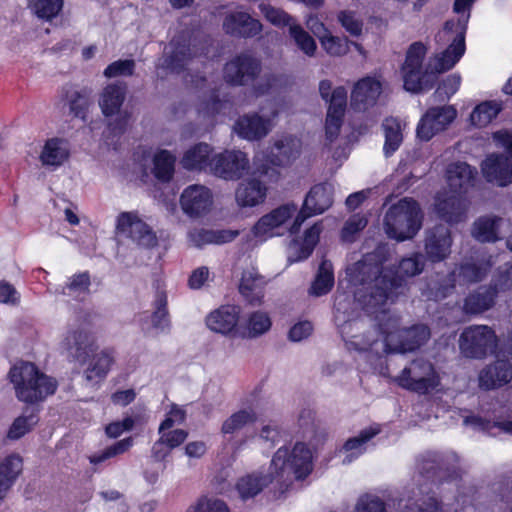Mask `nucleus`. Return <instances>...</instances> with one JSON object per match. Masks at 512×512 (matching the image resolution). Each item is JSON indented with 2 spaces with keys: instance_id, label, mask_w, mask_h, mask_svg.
<instances>
[{
  "instance_id": "nucleus-1",
  "label": "nucleus",
  "mask_w": 512,
  "mask_h": 512,
  "mask_svg": "<svg viewBox=\"0 0 512 512\" xmlns=\"http://www.w3.org/2000/svg\"><path fill=\"white\" fill-rule=\"evenodd\" d=\"M8 376L14 385L17 399L27 404L44 401L58 387L55 378L46 375L32 362L20 361L14 364Z\"/></svg>"
},
{
  "instance_id": "nucleus-2",
  "label": "nucleus",
  "mask_w": 512,
  "mask_h": 512,
  "mask_svg": "<svg viewBox=\"0 0 512 512\" xmlns=\"http://www.w3.org/2000/svg\"><path fill=\"white\" fill-rule=\"evenodd\" d=\"M270 469L280 487L287 489L293 479L304 480L311 474L312 452L303 442H296L291 451L280 447L273 455Z\"/></svg>"
},
{
  "instance_id": "nucleus-3",
  "label": "nucleus",
  "mask_w": 512,
  "mask_h": 512,
  "mask_svg": "<svg viewBox=\"0 0 512 512\" xmlns=\"http://www.w3.org/2000/svg\"><path fill=\"white\" fill-rule=\"evenodd\" d=\"M422 219L423 215L416 200L400 199L386 212L384 218L386 233L397 241L412 239L420 230Z\"/></svg>"
},
{
  "instance_id": "nucleus-4",
  "label": "nucleus",
  "mask_w": 512,
  "mask_h": 512,
  "mask_svg": "<svg viewBox=\"0 0 512 512\" xmlns=\"http://www.w3.org/2000/svg\"><path fill=\"white\" fill-rule=\"evenodd\" d=\"M427 53V47L421 42H413L407 49L405 61L401 67L403 73V87L406 91L419 93L429 90L436 81L435 70L428 73L423 71V61Z\"/></svg>"
},
{
  "instance_id": "nucleus-5",
  "label": "nucleus",
  "mask_w": 512,
  "mask_h": 512,
  "mask_svg": "<svg viewBox=\"0 0 512 512\" xmlns=\"http://www.w3.org/2000/svg\"><path fill=\"white\" fill-rule=\"evenodd\" d=\"M319 94L328 103L325 118V138L333 143L339 136L347 108L348 93L344 86L332 90V82L323 79L319 82Z\"/></svg>"
},
{
  "instance_id": "nucleus-6",
  "label": "nucleus",
  "mask_w": 512,
  "mask_h": 512,
  "mask_svg": "<svg viewBox=\"0 0 512 512\" xmlns=\"http://www.w3.org/2000/svg\"><path fill=\"white\" fill-rule=\"evenodd\" d=\"M339 333L350 351L367 352L372 350L373 345L378 342L379 335L384 338L385 351L389 352L391 350L387 343L391 332L381 323L377 327L367 329L363 320L351 319L339 325Z\"/></svg>"
},
{
  "instance_id": "nucleus-7",
  "label": "nucleus",
  "mask_w": 512,
  "mask_h": 512,
  "mask_svg": "<svg viewBox=\"0 0 512 512\" xmlns=\"http://www.w3.org/2000/svg\"><path fill=\"white\" fill-rule=\"evenodd\" d=\"M400 288H402V279L394 273L393 269L379 268L378 274L362 296L364 309L370 313H376L388 301L394 302Z\"/></svg>"
},
{
  "instance_id": "nucleus-8",
  "label": "nucleus",
  "mask_w": 512,
  "mask_h": 512,
  "mask_svg": "<svg viewBox=\"0 0 512 512\" xmlns=\"http://www.w3.org/2000/svg\"><path fill=\"white\" fill-rule=\"evenodd\" d=\"M394 382L405 390L424 395L440 385V377L431 362L418 358L404 367Z\"/></svg>"
},
{
  "instance_id": "nucleus-9",
  "label": "nucleus",
  "mask_w": 512,
  "mask_h": 512,
  "mask_svg": "<svg viewBox=\"0 0 512 512\" xmlns=\"http://www.w3.org/2000/svg\"><path fill=\"white\" fill-rule=\"evenodd\" d=\"M498 338L487 325H470L463 329L459 337V349L469 359H484L495 352Z\"/></svg>"
},
{
  "instance_id": "nucleus-10",
  "label": "nucleus",
  "mask_w": 512,
  "mask_h": 512,
  "mask_svg": "<svg viewBox=\"0 0 512 512\" xmlns=\"http://www.w3.org/2000/svg\"><path fill=\"white\" fill-rule=\"evenodd\" d=\"M261 71L260 60L250 54L240 53L224 65L223 77L231 86H248L258 79Z\"/></svg>"
},
{
  "instance_id": "nucleus-11",
  "label": "nucleus",
  "mask_w": 512,
  "mask_h": 512,
  "mask_svg": "<svg viewBox=\"0 0 512 512\" xmlns=\"http://www.w3.org/2000/svg\"><path fill=\"white\" fill-rule=\"evenodd\" d=\"M456 117L457 110L453 105L428 108L417 124V138L425 142L431 140L437 133L445 130Z\"/></svg>"
},
{
  "instance_id": "nucleus-12",
  "label": "nucleus",
  "mask_w": 512,
  "mask_h": 512,
  "mask_svg": "<svg viewBox=\"0 0 512 512\" xmlns=\"http://www.w3.org/2000/svg\"><path fill=\"white\" fill-rule=\"evenodd\" d=\"M332 204L333 193L331 186L327 183L315 184L306 195L303 206L295 217L291 230L297 231L307 218L322 214Z\"/></svg>"
},
{
  "instance_id": "nucleus-13",
  "label": "nucleus",
  "mask_w": 512,
  "mask_h": 512,
  "mask_svg": "<svg viewBox=\"0 0 512 512\" xmlns=\"http://www.w3.org/2000/svg\"><path fill=\"white\" fill-rule=\"evenodd\" d=\"M444 30L446 32L455 31L456 35L448 47L437 58L435 73H443L452 69L462 58L466 50V22H462L461 19L457 21L447 20L444 23Z\"/></svg>"
},
{
  "instance_id": "nucleus-14",
  "label": "nucleus",
  "mask_w": 512,
  "mask_h": 512,
  "mask_svg": "<svg viewBox=\"0 0 512 512\" xmlns=\"http://www.w3.org/2000/svg\"><path fill=\"white\" fill-rule=\"evenodd\" d=\"M249 169L247 154L240 150H224L213 157L211 173L224 180H239Z\"/></svg>"
},
{
  "instance_id": "nucleus-15",
  "label": "nucleus",
  "mask_w": 512,
  "mask_h": 512,
  "mask_svg": "<svg viewBox=\"0 0 512 512\" xmlns=\"http://www.w3.org/2000/svg\"><path fill=\"white\" fill-rule=\"evenodd\" d=\"M300 154V150L296 146L293 139L277 140L266 154L262 163H255V173L260 176H267L270 171L279 174L274 167H286L290 165Z\"/></svg>"
},
{
  "instance_id": "nucleus-16",
  "label": "nucleus",
  "mask_w": 512,
  "mask_h": 512,
  "mask_svg": "<svg viewBox=\"0 0 512 512\" xmlns=\"http://www.w3.org/2000/svg\"><path fill=\"white\" fill-rule=\"evenodd\" d=\"M116 228L140 246L151 248L157 244V237L151 227L132 212H121L117 217Z\"/></svg>"
},
{
  "instance_id": "nucleus-17",
  "label": "nucleus",
  "mask_w": 512,
  "mask_h": 512,
  "mask_svg": "<svg viewBox=\"0 0 512 512\" xmlns=\"http://www.w3.org/2000/svg\"><path fill=\"white\" fill-rule=\"evenodd\" d=\"M465 196L449 191L438 192L435 197V211L438 217L449 223L457 224L466 218Z\"/></svg>"
},
{
  "instance_id": "nucleus-18",
  "label": "nucleus",
  "mask_w": 512,
  "mask_h": 512,
  "mask_svg": "<svg viewBox=\"0 0 512 512\" xmlns=\"http://www.w3.org/2000/svg\"><path fill=\"white\" fill-rule=\"evenodd\" d=\"M213 204V196L205 186L190 185L180 196V205L185 214L192 218L200 217L209 212Z\"/></svg>"
},
{
  "instance_id": "nucleus-19",
  "label": "nucleus",
  "mask_w": 512,
  "mask_h": 512,
  "mask_svg": "<svg viewBox=\"0 0 512 512\" xmlns=\"http://www.w3.org/2000/svg\"><path fill=\"white\" fill-rule=\"evenodd\" d=\"M222 26L226 34L243 39L254 38L263 30V25L258 19L243 11L226 14Z\"/></svg>"
},
{
  "instance_id": "nucleus-20",
  "label": "nucleus",
  "mask_w": 512,
  "mask_h": 512,
  "mask_svg": "<svg viewBox=\"0 0 512 512\" xmlns=\"http://www.w3.org/2000/svg\"><path fill=\"white\" fill-rule=\"evenodd\" d=\"M381 93V81L372 76H365L354 84L350 105L355 111H365L377 103Z\"/></svg>"
},
{
  "instance_id": "nucleus-21",
  "label": "nucleus",
  "mask_w": 512,
  "mask_h": 512,
  "mask_svg": "<svg viewBox=\"0 0 512 512\" xmlns=\"http://www.w3.org/2000/svg\"><path fill=\"white\" fill-rule=\"evenodd\" d=\"M451 245V231L445 225H435L426 232L424 248L426 256L431 262L437 263L445 260L451 252Z\"/></svg>"
},
{
  "instance_id": "nucleus-22",
  "label": "nucleus",
  "mask_w": 512,
  "mask_h": 512,
  "mask_svg": "<svg viewBox=\"0 0 512 512\" xmlns=\"http://www.w3.org/2000/svg\"><path fill=\"white\" fill-rule=\"evenodd\" d=\"M71 157L70 142L62 137H51L45 140L39 154L43 167L55 171L62 167Z\"/></svg>"
},
{
  "instance_id": "nucleus-23",
  "label": "nucleus",
  "mask_w": 512,
  "mask_h": 512,
  "mask_svg": "<svg viewBox=\"0 0 512 512\" xmlns=\"http://www.w3.org/2000/svg\"><path fill=\"white\" fill-rule=\"evenodd\" d=\"M171 51L163 57L162 67L171 73H182L192 60L190 39L185 35H177L170 41Z\"/></svg>"
},
{
  "instance_id": "nucleus-24",
  "label": "nucleus",
  "mask_w": 512,
  "mask_h": 512,
  "mask_svg": "<svg viewBox=\"0 0 512 512\" xmlns=\"http://www.w3.org/2000/svg\"><path fill=\"white\" fill-rule=\"evenodd\" d=\"M497 298V290L494 285H480L466 295L462 311L469 316L483 314L495 306Z\"/></svg>"
},
{
  "instance_id": "nucleus-25",
  "label": "nucleus",
  "mask_w": 512,
  "mask_h": 512,
  "mask_svg": "<svg viewBox=\"0 0 512 512\" xmlns=\"http://www.w3.org/2000/svg\"><path fill=\"white\" fill-rule=\"evenodd\" d=\"M482 172L485 179L500 187L512 183V162L503 154H491L482 164Z\"/></svg>"
},
{
  "instance_id": "nucleus-26",
  "label": "nucleus",
  "mask_w": 512,
  "mask_h": 512,
  "mask_svg": "<svg viewBox=\"0 0 512 512\" xmlns=\"http://www.w3.org/2000/svg\"><path fill=\"white\" fill-rule=\"evenodd\" d=\"M234 132L242 139L255 141L266 137L270 131V120L257 112L239 116L233 126Z\"/></svg>"
},
{
  "instance_id": "nucleus-27",
  "label": "nucleus",
  "mask_w": 512,
  "mask_h": 512,
  "mask_svg": "<svg viewBox=\"0 0 512 512\" xmlns=\"http://www.w3.org/2000/svg\"><path fill=\"white\" fill-rule=\"evenodd\" d=\"M446 174L449 190L466 196L475 184L477 171L465 162H456L448 166Z\"/></svg>"
},
{
  "instance_id": "nucleus-28",
  "label": "nucleus",
  "mask_w": 512,
  "mask_h": 512,
  "mask_svg": "<svg viewBox=\"0 0 512 512\" xmlns=\"http://www.w3.org/2000/svg\"><path fill=\"white\" fill-rule=\"evenodd\" d=\"M511 380L512 363L508 360H497L487 365L479 373V385L485 390L501 387Z\"/></svg>"
},
{
  "instance_id": "nucleus-29",
  "label": "nucleus",
  "mask_w": 512,
  "mask_h": 512,
  "mask_svg": "<svg viewBox=\"0 0 512 512\" xmlns=\"http://www.w3.org/2000/svg\"><path fill=\"white\" fill-rule=\"evenodd\" d=\"M267 186L257 178H248L239 183L235 191L237 204L242 207H255L267 197Z\"/></svg>"
},
{
  "instance_id": "nucleus-30",
  "label": "nucleus",
  "mask_w": 512,
  "mask_h": 512,
  "mask_svg": "<svg viewBox=\"0 0 512 512\" xmlns=\"http://www.w3.org/2000/svg\"><path fill=\"white\" fill-rule=\"evenodd\" d=\"M297 210V206L293 203L280 205L269 213L263 215L253 226L252 231L256 237H262L273 229L283 225Z\"/></svg>"
},
{
  "instance_id": "nucleus-31",
  "label": "nucleus",
  "mask_w": 512,
  "mask_h": 512,
  "mask_svg": "<svg viewBox=\"0 0 512 512\" xmlns=\"http://www.w3.org/2000/svg\"><path fill=\"white\" fill-rule=\"evenodd\" d=\"M238 321L239 309L234 305H222L206 317L207 327L223 335L233 332Z\"/></svg>"
},
{
  "instance_id": "nucleus-32",
  "label": "nucleus",
  "mask_w": 512,
  "mask_h": 512,
  "mask_svg": "<svg viewBox=\"0 0 512 512\" xmlns=\"http://www.w3.org/2000/svg\"><path fill=\"white\" fill-rule=\"evenodd\" d=\"M87 363L88 365L83 374L84 379L88 384L97 386L106 379L114 364L113 350L104 349L100 353L93 355Z\"/></svg>"
},
{
  "instance_id": "nucleus-33",
  "label": "nucleus",
  "mask_w": 512,
  "mask_h": 512,
  "mask_svg": "<svg viewBox=\"0 0 512 512\" xmlns=\"http://www.w3.org/2000/svg\"><path fill=\"white\" fill-rule=\"evenodd\" d=\"M213 148L204 142H199L191 146L184 152L181 158V165L187 171H211L213 157H211Z\"/></svg>"
},
{
  "instance_id": "nucleus-34",
  "label": "nucleus",
  "mask_w": 512,
  "mask_h": 512,
  "mask_svg": "<svg viewBox=\"0 0 512 512\" xmlns=\"http://www.w3.org/2000/svg\"><path fill=\"white\" fill-rule=\"evenodd\" d=\"M238 230L232 229H205V228H194L188 234L190 242L197 248H202L208 244H225L230 243L239 236Z\"/></svg>"
},
{
  "instance_id": "nucleus-35",
  "label": "nucleus",
  "mask_w": 512,
  "mask_h": 512,
  "mask_svg": "<svg viewBox=\"0 0 512 512\" xmlns=\"http://www.w3.org/2000/svg\"><path fill=\"white\" fill-rule=\"evenodd\" d=\"M127 86L123 82L106 85L99 98V106L105 117L119 113L126 97Z\"/></svg>"
},
{
  "instance_id": "nucleus-36",
  "label": "nucleus",
  "mask_w": 512,
  "mask_h": 512,
  "mask_svg": "<svg viewBox=\"0 0 512 512\" xmlns=\"http://www.w3.org/2000/svg\"><path fill=\"white\" fill-rule=\"evenodd\" d=\"M266 281L263 276L253 271H243L239 293L250 305H261L264 299Z\"/></svg>"
},
{
  "instance_id": "nucleus-37",
  "label": "nucleus",
  "mask_w": 512,
  "mask_h": 512,
  "mask_svg": "<svg viewBox=\"0 0 512 512\" xmlns=\"http://www.w3.org/2000/svg\"><path fill=\"white\" fill-rule=\"evenodd\" d=\"M155 290V300L153 302V312L151 315L152 326L162 331L170 328V317L168 311V297L165 290V283L161 279L153 281Z\"/></svg>"
},
{
  "instance_id": "nucleus-38",
  "label": "nucleus",
  "mask_w": 512,
  "mask_h": 512,
  "mask_svg": "<svg viewBox=\"0 0 512 512\" xmlns=\"http://www.w3.org/2000/svg\"><path fill=\"white\" fill-rule=\"evenodd\" d=\"M274 481H276V478L272 471L267 474L253 472L237 480L236 490L242 500H247L257 496L265 487Z\"/></svg>"
},
{
  "instance_id": "nucleus-39",
  "label": "nucleus",
  "mask_w": 512,
  "mask_h": 512,
  "mask_svg": "<svg viewBox=\"0 0 512 512\" xmlns=\"http://www.w3.org/2000/svg\"><path fill=\"white\" fill-rule=\"evenodd\" d=\"M61 101L69 108V112L76 118L85 120L90 105L89 91L87 89L78 90L71 84L62 87Z\"/></svg>"
},
{
  "instance_id": "nucleus-40",
  "label": "nucleus",
  "mask_w": 512,
  "mask_h": 512,
  "mask_svg": "<svg viewBox=\"0 0 512 512\" xmlns=\"http://www.w3.org/2000/svg\"><path fill=\"white\" fill-rule=\"evenodd\" d=\"M23 460L18 454H10L0 462V503L22 473Z\"/></svg>"
},
{
  "instance_id": "nucleus-41",
  "label": "nucleus",
  "mask_w": 512,
  "mask_h": 512,
  "mask_svg": "<svg viewBox=\"0 0 512 512\" xmlns=\"http://www.w3.org/2000/svg\"><path fill=\"white\" fill-rule=\"evenodd\" d=\"M70 339L72 340V343H69L71 356L79 365H85L95 355L96 347L91 335L84 330H75L68 337L69 341Z\"/></svg>"
},
{
  "instance_id": "nucleus-42",
  "label": "nucleus",
  "mask_w": 512,
  "mask_h": 512,
  "mask_svg": "<svg viewBox=\"0 0 512 512\" xmlns=\"http://www.w3.org/2000/svg\"><path fill=\"white\" fill-rule=\"evenodd\" d=\"M491 268L492 261L490 259L467 260L459 264L457 276L464 284H476L482 282L487 277Z\"/></svg>"
},
{
  "instance_id": "nucleus-43",
  "label": "nucleus",
  "mask_w": 512,
  "mask_h": 512,
  "mask_svg": "<svg viewBox=\"0 0 512 512\" xmlns=\"http://www.w3.org/2000/svg\"><path fill=\"white\" fill-rule=\"evenodd\" d=\"M380 432V427L378 425H374L361 430L357 436L348 438L342 446V449L345 452H349L343 462L350 463L354 459L358 458L365 451V444Z\"/></svg>"
},
{
  "instance_id": "nucleus-44",
  "label": "nucleus",
  "mask_w": 512,
  "mask_h": 512,
  "mask_svg": "<svg viewBox=\"0 0 512 512\" xmlns=\"http://www.w3.org/2000/svg\"><path fill=\"white\" fill-rule=\"evenodd\" d=\"M501 218L497 216H481L473 223L472 235L482 243H495L499 237Z\"/></svg>"
},
{
  "instance_id": "nucleus-45",
  "label": "nucleus",
  "mask_w": 512,
  "mask_h": 512,
  "mask_svg": "<svg viewBox=\"0 0 512 512\" xmlns=\"http://www.w3.org/2000/svg\"><path fill=\"white\" fill-rule=\"evenodd\" d=\"M384 132L383 153L385 157H391L401 146L403 134L400 121L395 117H386L382 122Z\"/></svg>"
},
{
  "instance_id": "nucleus-46",
  "label": "nucleus",
  "mask_w": 512,
  "mask_h": 512,
  "mask_svg": "<svg viewBox=\"0 0 512 512\" xmlns=\"http://www.w3.org/2000/svg\"><path fill=\"white\" fill-rule=\"evenodd\" d=\"M152 161L154 177L162 183L170 182L175 173L176 157L169 150L160 149L154 154Z\"/></svg>"
},
{
  "instance_id": "nucleus-47",
  "label": "nucleus",
  "mask_w": 512,
  "mask_h": 512,
  "mask_svg": "<svg viewBox=\"0 0 512 512\" xmlns=\"http://www.w3.org/2000/svg\"><path fill=\"white\" fill-rule=\"evenodd\" d=\"M38 409L25 408L23 414L14 419L7 432V438L18 440L29 433L39 422Z\"/></svg>"
},
{
  "instance_id": "nucleus-48",
  "label": "nucleus",
  "mask_w": 512,
  "mask_h": 512,
  "mask_svg": "<svg viewBox=\"0 0 512 512\" xmlns=\"http://www.w3.org/2000/svg\"><path fill=\"white\" fill-rule=\"evenodd\" d=\"M334 272L332 264L323 260L319 266L314 281L311 284L309 293L313 296H323L328 294L334 286Z\"/></svg>"
},
{
  "instance_id": "nucleus-49",
  "label": "nucleus",
  "mask_w": 512,
  "mask_h": 512,
  "mask_svg": "<svg viewBox=\"0 0 512 512\" xmlns=\"http://www.w3.org/2000/svg\"><path fill=\"white\" fill-rule=\"evenodd\" d=\"M425 256L420 252H414L409 256L403 257L395 270L399 277L402 279V286L405 284L406 278H411L422 273L425 267Z\"/></svg>"
},
{
  "instance_id": "nucleus-50",
  "label": "nucleus",
  "mask_w": 512,
  "mask_h": 512,
  "mask_svg": "<svg viewBox=\"0 0 512 512\" xmlns=\"http://www.w3.org/2000/svg\"><path fill=\"white\" fill-rule=\"evenodd\" d=\"M502 111V104L496 101H484L478 104L470 114V121L476 127H485Z\"/></svg>"
},
{
  "instance_id": "nucleus-51",
  "label": "nucleus",
  "mask_w": 512,
  "mask_h": 512,
  "mask_svg": "<svg viewBox=\"0 0 512 512\" xmlns=\"http://www.w3.org/2000/svg\"><path fill=\"white\" fill-rule=\"evenodd\" d=\"M318 39L321 47L329 56L341 57L349 51L350 41L348 38L335 36L328 29H325L322 35H318Z\"/></svg>"
},
{
  "instance_id": "nucleus-52",
  "label": "nucleus",
  "mask_w": 512,
  "mask_h": 512,
  "mask_svg": "<svg viewBox=\"0 0 512 512\" xmlns=\"http://www.w3.org/2000/svg\"><path fill=\"white\" fill-rule=\"evenodd\" d=\"M430 331L427 326L413 325L405 330L403 341L400 343L399 352L414 351L419 349L429 338Z\"/></svg>"
},
{
  "instance_id": "nucleus-53",
  "label": "nucleus",
  "mask_w": 512,
  "mask_h": 512,
  "mask_svg": "<svg viewBox=\"0 0 512 512\" xmlns=\"http://www.w3.org/2000/svg\"><path fill=\"white\" fill-rule=\"evenodd\" d=\"M289 35L297 48L308 57H314L317 51V44L314 38L298 23L289 27Z\"/></svg>"
},
{
  "instance_id": "nucleus-54",
  "label": "nucleus",
  "mask_w": 512,
  "mask_h": 512,
  "mask_svg": "<svg viewBox=\"0 0 512 512\" xmlns=\"http://www.w3.org/2000/svg\"><path fill=\"white\" fill-rule=\"evenodd\" d=\"M64 0H35L31 8L37 18L51 22L62 11Z\"/></svg>"
},
{
  "instance_id": "nucleus-55",
  "label": "nucleus",
  "mask_w": 512,
  "mask_h": 512,
  "mask_svg": "<svg viewBox=\"0 0 512 512\" xmlns=\"http://www.w3.org/2000/svg\"><path fill=\"white\" fill-rule=\"evenodd\" d=\"M255 421L256 415L253 411H248L245 409L239 410L233 413L223 422L221 431L224 434H233L246 425L254 423Z\"/></svg>"
},
{
  "instance_id": "nucleus-56",
  "label": "nucleus",
  "mask_w": 512,
  "mask_h": 512,
  "mask_svg": "<svg viewBox=\"0 0 512 512\" xmlns=\"http://www.w3.org/2000/svg\"><path fill=\"white\" fill-rule=\"evenodd\" d=\"M264 18L273 26L283 28L294 24L293 17L282 8L270 4L261 3L258 6Z\"/></svg>"
},
{
  "instance_id": "nucleus-57",
  "label": "nucleus",
  "mask_w": 512,
  "mask_h": 512,
  "mask_svg": "<svg viewBox=\"0 0 512 512\" xmlns=\"http://www.w3.org/2000/svg\"><path fill=\"white\" fill-rule=\"evenodd\" d=\"M132 445L133 439L131 437L121 439L106 447L103 451L91 455L89 457V461L93 465H98L112 457L125 453L132 447Z\"/></svg>"
},
{
  "instance_id": "nucleus-58",
  "label": "nucleus",
  "mask_w": 512,
  "mask_h": 512,
  "mask_svg": "<svg viewBox=\"0 0 512 512\" xmlns=\"http://www.w3.org/2000/svg\"><path fill=\"white\" fill-rule=\"evenodd\" d=\"M91 276L89 271L79 272L72 275L68 282L62 287V293L67 295L87 294L90 291Z\"/></svg>"
},
{
  "instance_id": "nucleus-59",
  "label": "nucleus",
  "mask_w": 512,
  "mask_h": 512,
  "mask_svg": "<svg viewBox=\"0 0 512 512\" xmlns=\"http://www.w3.org/2000/svg\"><path fill=\"white\" fill-rule=\"evenodd\" d=\"M460 85V75L450 74L438 84L433 96L440 102L448 101L459 90Z\"/></svg>"
},
{
  "instance_id": "nucleus-60",
  "label": "nucleus",
  "mask_w": 512,
  "mask_h": 512,
  "mask_svg": "<svg viewBox=\"0 0 512 512\" xmlns=\"http://www.w3.org/2000/svg\"><path fill=\"white\" fill-rule=\"evenodd\" d=\"M272 325L269 315L263 311H255L249 315L247 329L250 337H257L267 332Z\"/></svg>"
},
{
  "instance_id": "nucleus-61",
  "label": "nucleus",
  "mask_w": 512,
  "mask_h": 512,
  "mask_svg": "<svg viewBox=\"0 0 512 512\" xmlns=\"http://www.w3.org/2000/svg\"><path fill=\"white\" fill-rule=\"evenodd\" d=\"M337 19L341 26L351 36L359 37L363 31V21L356 16V13L350 10H342L338 13Z\"/></svg>"
},
{
  "instance_id": "nucleus-62",
  "label": "nucleus",
  "mask_w": 512,
  "mask_h": 512,
  "mask_svg": "<svg viewBox=\"0 0 512 512\" xmlns=\"http://www.w3.org/2000/svg\"><path fill=\"white\" fill-rule=\"evenodd\" d=\"M135 71V61L132 59H120L110 63L104 70L106 78L118 76H132Z\"/></svg>"
},
{
  "instance_id": "nucleus-63",
  "label": "nucleus",
  "mask_w": 512,
  "mask_h": 512,
  "mask_svg": "<svg viewBox=\"0 0 512 512\" xmlns=\"http://www.w3.org/2000/svg\"><path fill=\"white\" fill-rule=\"evenodd\" d=\"M488 285L495 286L498 296L500 292L510 290L512 288V262H507L504 267H499L495 278Z\"/></svg>"
},
{
  "instance_id": "nucleus-64",
  "label": "nucleus",
  "mask_w": 512,
  "mask_h": 512,
  "mask_svg": "<svg viewBox=\"0 0 512 512\" xmlns=\"http://www.w3.org/2000/svg\"><path fill=\"white\" fill-rule=\"evenodd\" d=\"M355 512H387V507L379 497L366 495L359 499Z\"/></svg>"
}]
</instances>
